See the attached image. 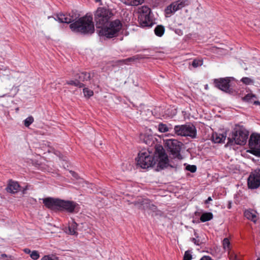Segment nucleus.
<instances>
[{
    "label": "nucleus",
    "instance_id": "obj_1",
    "mask_svg": "<svg viewBox=\"0 0 260 260\" xmlns=\"http://www.w3.org/2000/svg\"><path fill=\"white\" fill-rule=\"evenodd\" d=\"M69 27L74 32H79L83 35L92 34L94 32L92 16L86 15L80 17L70 24Z\"/></svg>",
    "mask_w": 260,
    "mask_h": 260
},
{
    "label": "nucleus",
    "instance_id": "obj_2",
    "mask_svg": "<svg viewBox=\"0 0 260 260\" xmlns=\"http://www.w3.org/2000/svg\"><path fill=\"white\" fill-rule=\"evenodd\" d=\"M248 135V131L243 126H236L228 138L227 145H233L234 142L237 145H244L247 142Z\"/></svg>",
    "mask_w": 260,
    "mask_h": 260
},
{
    "label": "nucleus",
    "instance_id": "obj_3",
    "mask_svg": "<svg viewBox=\"0 0 260 260\" xmlns=\"http://www.w3.org/2000/svg\"><path fill=\"white\" fill-rule=\"evenodd\" d=\"M122 27V24L119 19L110 21L99 30V36L105 37L108 39L116 37L118 36Z\"/></svg>",
    "mask_w": 260,
    "mask_h": 260
},
{
    "label": "nucleus",
    "instance_id": "obj_4",
    "mask_svg": "<svg viewBox=\"0 0 260 260\" xmlns=\"http://www.w3.org/2000/svg\"><path fill=\"white\" fill-rule=\"evenodd\" d=\"M154 166L156 165L157 170H162L169 166V159L165 149L161 145H155L153 155Z\"/></svg>",
    "mask_w": 260,
    "mask_h": 260
},
{
    "label": "nucleus",
    "instance_id": "obj_5",
    "mask_svg": "<svg viewBox=\"0 0 260 260\" xmlns=\"http://www.w3.org/2000/svg\"><path fill=\"white\" fill-rule=\"evenodd\" d=\"M164 146L170 157L174 159L181 160L183 158L180 152L183 144L176 139H166Z\"/></svg>",
    "mask_w": 260,
    "mask_h": 260
},
{
    "label": "nucleus",
    "instance_id": "obj_6",
    "mask_svg": "<svg viewBox=\"0 0 260 260\" xmlns=\"http://www.w3.org/2000/svg\"><path fill=\"white\" fill-rule=\"evenodd\" d=\"M113 16L112 13L104 8H99L94 13V21L97 28H103L109 23L110 18Z\"/></svg>",
    "mask_w": 260,
    "mask_h": 260
},
{
    "label": "nucleus",
    "instance_id": "obj_7",
    "mask_svg": "<svg viewBox=\"0 0 260 260\" xmlns=\"http://www.w3.org/2000/svg\"><path fill=\"white\" fill-rule=\"evenodd\" d=\"M175 133L181 136L189 137L192 139L197 137L196 126L192 123L175 125L174 128Z\"/></svg>",
    "mask_w": 260,
    "mask_h": 260
},
{
    "label": "nucleus",
    "instance_id": "obj_8",
    "mask_svg": "<svg viewBox=\"0 0 260 260\" xmlns=\"http://www.w3.org/2000/svg\"><path fill=\"white\" fill-rule=\"evenodd\" d=\"M151 9L146 6H142L140 9L138 21L142 27H151L153 24V18L150 15Z\"/></svg>",
    "mask_w": 260,
    "mask_h": 260
},
{
    "label": "nucleus",
    "instance_id": "obj_9",
    "mask_svg": "<svg viewBox=\"0 0 260 260\" xmlns=\"http://www.w3.org/2000/svg\"><path fill=\"white\" fill-rule=\"evenodd\" d=\"M149 151H140L136 158L137 165L143 169H147L154 166L153 155H150Z\"/></svg>",
    "mask_w": 260,
    "mask_h": 260
},
{
    "label": "nucleus",
    "instance_id": "obj_10",
    "mask_svg": "<svg viewBox=\"0 0 260 260\" xmlns=\"http://www.w3.org/2000/svg\"><path fill=\"white\" fill-rule=\"evenodd\" d=\"M249 147L247 152L260 157V134L252 133L249 138Z\"/></svg>",
    "mask_w": 260,
    "mask_h": 260
},
{
    "label": "nucleus",
    "instance_id": "obj_11",
    "mask_svg": "<svg viewBox=\"0 0 260 260\" xmlns=\"http://www.w3.org/2000/svg\"><path fill=\"white\" fill-rule=\"evenodd\" d=\"M234 79L233 77H230L219 78L214 79L213 80V83L216 88L226 93H230L233 92V89L231 88L230 83Z\"/></svg>",
    "mask_w": 260,
    "mask_h": 260
},
{
    "label": "nucleus",
    "instance_id": "obj_12",
    "mask_svg": "<svg viewBox=\"0 0 260 260\" xmlns=\"http://www.w3.org/2000/svg\"><path fill=\"white\" fill-rule=\"evenodd\" d=\"M80 14L77 11H72L68 14H58L54 17L56 21L60 23L71 24L79 18Z\"/></svg>",
    "mask_w": 260,
    "mask_h": 260
},
{
    "label": "nucleus",
    "instance_id": "obj_13",
    "mask_svg": "<svg viewBox=\"0 0 260 260\" xmlns=\"http://www.w3.org/2000/svg\"><path fill=\"white\" fill-rule=\"evenodd\" d=\"M247 185L249 188L256 189L260 186V169H257L250 173L248 179Z\"/></svg>",
    "mask_w": 260,
    "mask_h": 260
},
{
    "label": "nucleus",
    "instance_id": "obj_14",
    "mask_svg": "<svg viewBox=\"0 0 260 260\" xmlns=\"http://www.w3.org/2000/svg\"><path fill=\"white\" fill-rule=\"evenodd\" d=\"M186 0H179L168 6L165 10L167 15H172L185 6Z\"/></svg>",
    "mask_w": 260,
    "mask_h": 260
},
{
    "label": "nucleus",
    "instance_id": "obj_15",
    "mask_svg": "<svg viewBox=\"0 0 260 260\" xmlns=\"http://www.w3.org/2000/svg\"><path fill=\"white\" fill-rule=\"evenodd\" d=\"M42 200L43 203L46 208L52 210L59 211L60 199L47 197Z\"/></svg>",
    "mask_w": 260,
    "mask_h": 260
},
{
    "label": "nucleus",
    "instance_id": "obj_16",
    "mask_svg": "<svg viewBox=\"0 0 260 260\" xmlns=\"http://www.w3.org/2000/svg\"><path fill=\"white\" fill-rule=\"evenodd\" d=\"M77 205L78 204L75 202L60 199L59 211H66L69 213H73Z\"/></svg>",
    "mask_w": 260,
    "mask_h": 260
},
{
    "label": "nucleus",
    "instance_id": "obj_17",
    "mask_svg": "<svg viewBox=\"0 0 260 260\" xmlns=\"http://www.w3.org/2000/svg\"><path fill=\"white\" fill-rule=\"evenodd\" d=\"M135 205H140L143 206L144 209H149L153 212H155L157 210V207L154 204H151L150 200L147 199H143L134 203Z\"/></svg>",
    "mask_w": 260,
    "mask_h": 260
},
{
    "label": "nucleus",
    "instance_id": "obj_18",
    "mask_svg": "<svg viewBox=\"0 0 260 260\" xmlns=\"http://www.w3.org/2000/svg\"><path fill=\"white\" fill-rule=\"evenodd\" d=\"M140 140L149 146L155 145L156 139L152 135L146 134H141L140 136Z\"/></svg>",
    "mask_w": 260,
    "mask_h": 260
},
{
    "label": "nucleus",
    "instance_id": "obj_19",
    "mask_svg": "<svg viewBox=\"0 0 260 260\" xmlns=\"http://www.w3.org/2000/svg\"><path fill=\"white\" fill-rule=\"evenodd\" d=\"M73 76L74 78H76L80 82L89 81L91 78L90 73L87 72H74Z\"/></svg>",
    "mask_w": 260,
    "mask_h": 260
},
{
    "label": "nucleus",
    "instance_id": "obj_20",
    "mask_svg": "<svg viewBox=\"0 0 260 260\" xmlns=\"http://www.w3.org/2000/svg\"><path fill=\"white\" fill-rule=\"evenodd\" d=\"M256 95L252 93H249L242 98L243 102L249 104H253L254 105H259L260 102L258 101Z\"/></svg>",
    "mask_w": 260,
    "mask_h": 260
},
{
    "label": "nucleus",
    "instance_id": "obj_21",
    "mask_svg": "<svg viewBox=\"0 0 260 260\" xmlns=\"http://www.w3.org/2000/svg\"><path fill=\"white\" fill-rule=\"evenodd\" d=\"M20 187V186L17 182L9 180L6 190L8 192L15 193L18 192Z\"/></svg>",
    "mask_w": 260,
    "mask_h": 260
},
{
    "label": "nucleus",
    "instance_id": "obj_22",
    "mask_svg": "<svg viewBox=\"0 0 260 260\" xmlns=\"http://www.w3.org/2000/svg\"><path fill=\"white\" fill-rule=\"evenodd\" d=\"M226 138V134H217V133H213L212 136V140L214 143H223Z\"/></svg>",
    "mask_w": 260,
    "mask_h": 260
},
{
    "label": "nucleus",
    "instance_id": "obj_23",
    "mask_svg": "<svg viewBox=\"0 0 260 260\" xmlns=\"http://www.w3.org/2000/svg\"><path fill=\"white\" fill-rule=\"evenodd\" d=\"M256 212L253 210H246L244 212V216L248 220L255 223L257 221Z\"/></svg>",
    "mask_w": 260,
    "mask_h": 260
},
{
    "label": "nucleus",
    "instance_id": "obj_24",
    "mask_svg": "<svg viewBox=\"0 0 260 260\" xmlns=\"http://www.w3.org/2000/svg\"><path fill=\"white\" fill-rule=\"evenodd\" d=\"M138 58V57H137L136 56H135L128 57V58H127L124 59L117 60L116 61H115V64L117 66H121V65H122L124 64H128V63L129 62L134 61Z\"/></svg>",
    "mask_w": 260,
    "mask_h": 260
},
{
    "label": "nucleus",
    "instance_id": "obj_25",
    "mask_svg": "<svg viewBox=\"0 0 260 260\" xmlns=\"http://www.w3.org/2000/svg\"><path fill=\"white\" fill-rule=\"evenodd\" d=\"M66 84L70 85L75 86L79 88H83L85 86V84L82 82H79L76 78H75V80L67 81Z\"/></svg>",
    "mask_w": 260,
    "mask_h": 260
},
{
    "label": "nucleus",
    "instance_id": "obj_26",
    "mask_svg": "<svg viewBox=\"0 0 260 260\" xmlns=\"http://www.w3.org/2000/svg\"><path fill=\"white\" fill-rule=\"evenodd\" d=\"M213 217V215L211 212H204L200 216V220L204 222L211 220Z\"/></svg>",
    "mask_w": 260,
    "mask_h": 260
},
{
    "label": "nucleus",
    "instance_id": "obj_27",
    "mask_svg": "<svg viewBox=\"0 0 260 260\" xmlns=\"http://www.w3.org/2000/svg\"><path fill=\"white\" fill-rule=\"evenodd\" d=\"M77 226L78 224L75 221H73L72 223H70L68 227L69 234L72 235L77 234Z\"/></svg>",
    "mask_w": 260,
    "mask_h": 260
},
{
    "label": "nucleus",
    "instance_id": "obj_28",
    "mask_svg": "<svg viewBox=\"0 0 260 260\" xmlns=\"http://www.w3.org/2000/svg\"><path fill=\"white\" fill-rule=\"evenodd\" d=\"M165 32V27L161 25H158L154 29V33L158 37H161Z\"/></svg>",
    "mask_w": 260,
    "mask_h": 260
},
{
    "label": "nucleus",
    "instance_id": "obj_29",
    "mask_svg": "<svg viewBox=\"0 0 260 260\" xmlns=\"http://www.w3.org/2000/svg\"><path fill=\"white\" fill-rule=\"evenodd\" d=\"M158 131L161 133H165L170 131V129H172L171 127H169L166 124L160 123L158 125Z\"/></svg>",
    "mask_w": 260,
    "mask_h": 260
},
{
    "label": "nucleus",
    "instance_id": "obj_30",
    "mask_svg": "<svg viewBox=\"0 0 260 260\" xmlns=\"http://www.w3.org/2000/svg\"><path fill=\"white\" fill-rule=\"evenodd\" d=\"M203 63L202 59H194L191 62L189 63V65H191L193 68H196L201 67Z\"/></svg>",
    "mask_w": 260,
    "mask_h": 260
},
{
    "label": "nucleus",
    "instance_id": "obj_31",
    "mask_svg": "<svg viewBox=\"0 0 260 260\" xmlns=\"http://www.w3.org/2000/svg\"><path fill=\"white\" fill-rule=\"evenodd\" d=\"M230 242L228 238H224L222 241L223 248L224 250L229 251L230 250Z\"/></svg>",
    "mask_w": 260,
    "mask_h": 260
},
{
    "label": "nucleus",
    "instance_id": "obj_32",
    "mask_svg": "<svg viewBox=\"0 0 260 260\" xmlns=\"http://www.w3.org/2000/svg\"><path fill=\"white\" fill-rule=\"evenodd\" d=\"M241 81L245 85H251L254 83L253 80L249 77H243Z\"/></svg>",
    "mask_w": 260,
    "mask_h": 260
},
{
    "label": "nucleus",
    "instance_id": "obj_33",
    "mask_svg": "<svg viewBox=\"0 0 260 260\" xmlns=\"http://www.w3.org/2000/svg\"><path fill=\"white\" fill-rule=\"evenodd\" d=\"M83 92L84 96L88 98H89L93 95V91L88 88L84 87L83 89Z\"/></svg>",
    "mask_w": 260,
    "mask_h": 260
},
{
    "label": "nucleus",
    "instance_id": "obj_34",
    "mask_svg": "<svg viewBox=\"0 0 260 260\" xmlns=\"http://www.w3.org/2000/svg\"><path fill=\"white\" fill-rule=\"evenodd\" d=\"M128 4L131 6H138L142 4L144 0H127Z\"/></svg>",
    "mask_w": 260,
    "mask_h": 260
},
{
    "label": "nucleus",
    "instance_id": "obj_35",
    "mask_svg": "<svg viewBox=\"0 0 260 260\" xmlns=\"http://www.w3.org/2000/svg\"><path fill=\"white\" fill-rule=\"evenodd\" d=\"M34 120L32 116H29L24 120V124L26 127H28L34 122Z\"/></svg>",
    "mask_w": 260,
    "mask_h": 260
},
{
    "label": "nucleus",
    "instance_id": "obj_36",
    "mask_svg": "<svg viewBox=\"0 0 260 260\" xmlns=\"http://www.w3.org/2000/svg\"><path fill=\"white\" fill-rule=\"evenodd\" d=\"M191 259H192L191 251L190 250H188L185 252L184 255L183 256V260H191Z\"/></svg>",
    "mask_w": 260,
    "mask_h": 260
},
{
    "label": "nucleus",
    "instance_id": "obj_37",
    "mask_svg": "<svg viewBox=\"0 0 260 260\" xmlns=\"http://www.w3.org/2000/svg\"><path fill=\"white\" fill-rule=\"evenodd\" d=\"M30 257L34 260H37L40 257V254L38 251L33 250L30 254Z\"/></svg>",
    "mask_w": 260,
    "mask_h": 260
},
{
    "label": "nucleus",
    "instance_id": "obj_38",
    "mask_svg": "<svg viewBox=\"0 0 260 260\" xmlns=\"http://www.w3.org/2000/svg\"><path fill=\"white\" fill-rule=\"evenodd\" d=\"M197 167L195 165H187L186 166L185 169L190 172L191 173H194L197 171Z\"/></svg>",
    "mask_w": 260,
    "mask_h": 260
},
{
    "label": "nucleus",
    "instance_id": "obj_39",
    "mask_svg": "<svg viewBox=\"0 0 260 260\" xmlns=\"http://www.w3.org/2000/svg\"><path fill=\"white\" fill-rule=\"evenodd\" d=\"M41 260H57V258L53 255H46L41 258Z\"/></svg>",
    "mask_w": 260,
    "mask_h": 260
},
{
    "label": "nucleus",
    "instance_id": "obj_40",
    "mask_svg": "<svg viewBox=\"0 0 260 260\" xmlns=\"http://www.w3.org/2000/svg\"><path fill=\"white\" fill-rule=\"evenodd\" d=\"M190 240L194 244H196L197 245H200V241H199V240H197L195 238H191L190 239Z\"/></svg>",
    "mask_w": 260,
    "mask_h": 260
},
{
    "label": "nucleus",
    "instance_id": "obj_41",
    "mask_svg": "<svg viewBox=\"0 0 260 260\" xmlns=\"http://www.w3.org/2000/svg\"><path fill=\"white\" fill-rule=\"evenodd\" d=\"M70 173H71V174L72 175V176L74 178H75L76 179H78V178L79 176H78V174L76 172H74L73 171H70Z\"/></svg>",
    "mask_w": 260,
    "mask_h": 260
},
{
    "label": "nucleus",
    "instance_id": "obj_42",
    "mask_svg": "<svg viewBox=\"0 0 260 260\" xmlns=\"http://www.w3.org/2000/svg\"><path fill=\"white\" fill-rule=\"evenodd\" d=\"M200 260H213L210 256L205 255Z\"/></svg>",
    "mask_w": 260,
    "mask_h": 260
},
{
    "label": "nucleus",
    "instance_id": "obj_43",
    "mask_svg": "<svg viewBox=\"0 0 260 260\" xmlns=\"http://www.w3.org/2000/svg\"><path fill=\"white\" fill-rule=\"evenodd\" d=\"M232 201H228V205H227V208L229 209H231V208H232Z\"/></svg>",
    "mask_w": 260,
    "mask_h": 260
},
{
    "label": "nucleus",
    "instance_id": "obj_44",
    "mask_svg": "<svg viewBox=\"0 0 260 260\" xmlns=\"http://www.w3.org/2000/svg\"><path fill=\"white\" fill-rule=\"evenodd\" d=\"M212 200V199L211 197H209L208 198V199H207L205 201V204H209V202H210V201H211Z\"/></svg>",
    "mask_w": 260,
    "mask_h": 260
},
{
    "label": "nucleus",
    "instance_id": "obj_45",
    "mask_svg": "<svg viewBox=\"0 0 260 260\" xmlns=\"http://www.w3.org/2000/svg\"><path fill=\"white\" fill-rule=\"evenodd\" d=\"M24 252H25V253H27V254H30V253H31V252H32V251H31V250H30L29 249H28V248H25V249H24Z\"/></svg>",
    "mask_w": 260,
    "mask_h": 260
},
{
    "label": "nucleus",
    "instance_id": "obj_46",
    "mask_svg": "<svg viewBox=\"0 0 260 260\" xmlns=\"http://www.w3.org/2000/svg\"><path fill=\"white\" fill-rule=\"evenodd\" d=\"M175 32L179 35H182L183 34L182 30L178 29L175 30Z\"/></svg>",
    "mask_w": 260,
    "mask_h": 260
},
{
    "label": "nucleus",
    "instance_id": "obj_47",
    "mask_svg": "<svg viewBox=\"0 0 260 260\" xmlns=\"http://www.w3.org/2000/svg\"><path fill=\"white\" fill-rule=\"evenodd\" d=\"M55 154L56 155L58 156L60 158H61V155L62 156V154H61L58 151L55 152Z\"/></svg>",
    "mask_w": 260,
    "mask_h": 260
},
{
    "label": "nucleus",
    "instance_id": "obj_48",
    "mask_svg": "<svg viewBox=\"0 0 260 260\" xmlns=\"http://www.w3.org/2000/svg\"><path fill=\"white\" fill-rule=\"evenodd\" d=\"M231 260H240V259L237 257V256L235 255L234 258Z\"/></svg>",
    "mask_w": 260,
    "mask_h": 260
},
{
    "label": "nucleus",
    "instance_id": "obj_49",
    "mask_svg": "<svg viewBox=\"0 0 260 260\" xmlns=\"http://www.w3.org/2000/svg\"><path fill=\"white\" fill-rule=\"evenodd\" d=\"M1 256H2V257L3 258V257H7V255L6 254H1Z\"/></svg>",
    "mask_w": 260,
    "mask_h": 260
},
{
    "label": "nucleus",
    "instance_id": "obj_50",
    "mask_svg": "<svg viewBox=\"0 0 260 260\" xmlns=\"http://www.w3.org/2000/svg\"><path fill=\"white\" fill-rule=\"evenodd\" d=\"M27 189V187H26L25 188L23 189V190H22L23 192L24 193V191L26 190Z\"/></svg>",
    "mask_w": 260,
    "mask_h": 260
},
{
    "label": "nucleus",
    "instance_id": "obj_51",
    "mask_svg": "<svg viewBox=\"0 0 260 260\" xmlns=\"http://www.w3.org/2000/svg\"><path fill=\"white\" fill-rule=\"evenodd\" d=\"M194 236H195L197 238H198V234H197L196 232L194 233Z\"/></svg>",
    "mask_w": 260,
    "mask_h": 260
},
{
    "label": "nucleus",
    "instance_id": "obj_52",
    "mask_svg": "<svg viewBox=\"0 0 260 260\" xmlns=\"http://www.w3.org/2000/svg\"><path fill=\"white\" fill-rule=\"evenodd\" d=\"M96 2H101V0H95Z\"/></svg>",
    "mask_w": 260,
    "mask_h": 260
},
{
    "label": "nucleus",
    "instance_id": "obj_53",
    "mask_svg": "<svg viewBox=\"0 0 260 260\" xmlns=\"http://www.w3.org/2000/svg\"><path fill=\"white\" fill-rule=\"evenodd\" d=\"M256 260H260V257H258Z\"/></svg>",
    "mask_w": 260,
    "mask_h": 260
}]
</instances>
